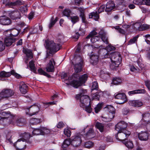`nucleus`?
Here are the masks:
<instances>
[{
    "instance_id": "4d7b16f0",
    "label": "nucleus",
    "mask_w": 150,
    "mask_h": 150,
    "mask_svg": "<svg viewBox=\"0 0 150 150\" xmlns=\"http://www.w3.org/2000/svg\"><path fill=\"white\" fill-rule=\"evenodd\" d=\"M126 146L129 149H132L133 146V144L131 141H129L125 143Z\"/></svg>"
},
{
    "instance_id": "393cba45",
    "label": "nucleus",
    "mask_w": 150,
    "mask_h": 150,
    "mask_svg": "<svg viewBox=\"0 0 150 150\" xmlns=\"http://www.w3.org/2000/svg\"><path fill=\"white\" fill-rule=\"evenodd\" d=\"M14 118V117L8 112H2L0 113V119L1 118Z\"/></svg>"
},
{
    "instance_id": "1a4fd4ad",
    "label": "nucleus",
    "mask_w": 150,
    "mask_h": 150,
    "mask_svg": "<svg viewBox=\"0 0 150 150\" xmlns=\"http://www.w3.org/2000/svg\"><path fill=\"white\" fill-rule=\"evenodd\" d=\"M14 92L10 89H4L0 93V97L4 98H7L12 96Z\"/></svg>"
},
{
    "instance_id": "6e6552de",
    "label": "nucleus",
    "mask_w": 150,
    "mask_h": 150,
    "mask_svg": "<svg viewBox=\"0 0 150 150\" xmlns=\"http://www.w3.org/2000/svg\"><path fill=\"white\" fill-rule=\"evenodd\" d=\"M26 142L24 140H23L21 138L19 139L14 144V145L18 150H22L26 148Z\"/></svg>"
},
{
    "instance_id": "864d4df0",
    "label": "nucleus",
    "mask_w": 150,
    "mask_h": 150,
    "mask_svg": "<svg viewBox=\"0 0 150 150\" xmlns=\"http://www.w3.org/2000/svg\"><path fill=\"white\" fill-rule=\"evenodd\" d=\"M141 24L140 23H136L134 25V27L136 30L140 31Z\"/></svg>"
},
{
    "instance_id": "a211bd4d",
    "label": "nucleus",
    "mask_w": 150,
    "mask_h": 150,
    "mask_svg": "<svg viewBox=\"0 0 150 150\" xmlns=\"http://www.w3.org/2000/svg\"><path fill=\"white\" fill-rule=\"evenodd\" d=\"M130 105L135 107H139L142 106L143 104V102L140 100H130L129 102Z\"/></svg>"
},
{
    "instance_id": "0eeeda50",
    "label": "nucleus",
    "mask_w": 150,
    "mask_h": 150,
    "mask_svg": "<svg viewBox=\"0 0 150 150\" xmlns=\"http://www.w3.org/2000/svg\"><path fill=\"white\" fill-rule=\"evenodd\" d=\"M79 105L83 108H85L86 106L90 104V100L89 96L87 95H83L81 97Z\"/></svg>"
},
{
    "instance_id": "a19ab883",
    "label": "nucleus",
    "mask_w": 150,
    "mask_h": 150,
    "mask_svg": "<svg viewBox=\"0 0 150 150\" xmlns=\"http://www.w3.org/2000/svg\"><path fill=\"white\" fill-rule=\"evenodd\" d=\"M94 143L91 141H88L85 143L84 146L85 148L90 149L93 147L94 146Z\"/></svg>"
},
{
    "instance_id": "4c0bfd02",
    "label": "nucleus",
    "mask_w": 150,
    "mask_h": 150,
    "mask_svg": "<svg viewBox=\"0 0 150 150\" xmlns=\"http://www.w3.org/2000/svg\"><path fill=\"white\" fill-rule=\"evenodd\" d=\"M86 90H84L83 89H81L79 90V93L77 94L76 96V99L78 100L81 98V97L83 95H84V94L86 93Z\"/></svg>"
},
{
    "instance_id": "bb28decb",
    "label": "nucleus",
    "mask_w": 150,
    "mask_h": 150,
    "mask_svg": "<svg viewBox=\"0 0 150 150\" xmlns=\"http://www.w3.org/2000/svg\"><path fill=\"white\" fill-rule=\"evenodd\" d=\"M23 52L26 54L28 58L32 59L33 57V54L31 50L23 48Z\"/></svg>"
},
{
    "instance_id": "de8ad7c7",
    "label": "nucleus",
    "mask_w": 150,
    "mask_h": 150,
    "mask_svg": "<svg viewBox=\"0 0 150 150\" xmlns=\"http://www.w3.org/2000/svg\"><path fill=\"white\" fill-rule=\"evenodd\" d=\"M72 22L73 24H75L79 21V17L78 16H74L71 17Z\"/></svg>"
},
{
    "instance_id": "603ef678",
    "label": "nucleus",
    "mask_w": 150,
    "mask_h": 150,
    "mask_svg": "<svg viewBox=\"0 0 150 150\" xmlns=\"http://www.w3.org/2000/svg\"><path fill=\"white\" fill-rule=\"evenodd\" d=\"M40 122V120L39 119H36L35 118L32 119L31 120L30 123L33 125H35L39 123Z\"/></svg>"
},
{
    "instance_id": "774afa93",
    "label": "nucleus",
    "mask_w": 150,
    "mask_h": 150,
    "mask_svg": "<svg viewBox=\"0 0 150 150\" xmlns=\"http://www.w3.org/2000/svg\"><path fill=\"white\" fill-rule=\"evenodd\" d=\"M145 38V41L148 44H150V35H146L144 36Z\"/></svg>"
},
{
    "instance_id": "79ce46f5",
    "label": "nucleus",
    "mask_w": 150,
    "mask_h": 150,
    "mask_svg": "<svg viewBox=\"0 0 150 150\" xmlns=\"http://www.w3.org/2000/svg\"><path fill=\"white\" fill-rule=\"evenodd\" d=\"M57 21V18L56 17L55 19L54 20L53 17H52L51 19L50 23L49 25V28L50 29L55 23Z\"/></svg>"
},
{
    "instance_id": "c9c22d12",
    "label": "nucleus",
    "mask_w": 150,
    "mask_h": 150,
    "mask_svg": "<svg viewBox=\"0 0 150 150\" xmlns=\"http://www.w3.org/2000/svg\"><path fill=\"white\" fill-rule=\"evenodd\" d=\"M42 130H41V127H40L38 128H36L34 129L32 133L34 135H42Z\"/></svg>"
},
{
    "instance_id": "5701e85b",
    "label": "nucleus",
    "mask_w": 150,
    "mask_h": 150,
    "mask_svg": "<svg viewBox=\"0 0 150 150\" xmlns=\"http://www.w3.org/2000/svg\"><path fill=\"white\" fill-rule=\"evenodd\" d=\"M148 134L146 132H142L138 134L139 139L142 141H146L148 139Z\"/></svg>"
},
{
    "instance_id": "338daca9",
    "label": "nucleus",
    "mask_w": 150,
    "mask_h": 150,
    "mask_svg": "<svg viewBox=\"0 0 150 150\" xmlns=\"http://www.w3.org/2000/svg\"><path fill=\"white\" fill-rule=\"evenodd\" d=\"M20 10V11L22 13L26 12L28 11L27 7L26 6L21 7Z\"/></svg>"
},
{
    "instance_id": "e433bc0d",
    "label": "nucleus",
    "mask_w": 150,
    "mask_h": 150,
    "mask_svg": "<svg viewBox=\"0 0 150 150\" xmlns=\"http://www.w3.org/2000/svg\"><path fill=\"white\" fill-rule=\"evenodd\" d=\"M139 37L138 35L132 38L128 42V45H131L137 42V39Z\"/></svg>"
},
{
    "instance_id": "052dcab7",
    "label": "nucleus",
    "mask_w": 150,
    "mask_h": 150,
    "mask_svg": "<svg viewBox=\"0 0 150 150\" xmlns=\"http://www.w3.org/2000/svg\"><path fill=\"white\" fill-rule=\"evenodd\" d=\"M107 109L109 112L115 113V109L112 106H108L107 107Z\"/></svg>"
},
{
    "instance_id": "72a5a7b5",
    "label": "nucleus",
    "mask_w": 150,
    "mask_h": 150,
    "mask_svg": "<svg viewBox=\"0 0 150 150\" xmlns=\"http://www.w3.org/2000/svg\"><path fill=\"white\" fill-rule=\"evenodd\" d=\"M20 13L18 11H16L14 12L11 16V18L12 19L16 20L17 19H19L20 18Z\"/></svg>"
},
{
    "instance_id": "20e7f679",
    "label": "nucleus",
    "mask_w": 150,
    "mask_h": 150,
    "mask_svg": "<svg viewBox=\"0 0 150 150\" xmlns=\"http://www.w3.org/2000/svg\"><path fill=\"white\" fill-rule=\"evenodd\" d=\"M131 134V132L127 130L118 132L115 135L116 139L119 140H125Z\"/></svg>"
},
{
    "instance_id": "473e14b6",
    "label": "nucleus",
    "mask_w": 150,
    "mask_h": 150,
    "mask_svg": "<svg viewBox=\"0 0 150 150\" xmlns=\"http://www.w3.org/2000/svg\"><path fill=\"white\" fill-rule=\"evenodd\" d=\"M99 15L96 12H92L89 14V18H93L95 20H97L99 18Z\"/></svg>"
},
{
    "instance_id": "f704fd0d",
    "label": "nucleus",
    "mask_w": 150,
    "mask_h": 150,
    "mask_svg": "<svg viewBox=\"0 0 150 150\" xmlns=\"http://www.w3.org/2000/svg\"><path fill=\"white\" fill-rule=\"evenodd\" d=\"M71 139H65L62 145L63 148H65L67 147L71 144Z\"/></svg>"
},
{
    "instance_id": "2f4dec72",
    "label": "nucleus",
    "mask_w": 150,
    "mask_h": 150,
    "mask_svg": "<svg viewBox=\"0 0 150 150\" xmlns=\"http://www.w3.org/2000/svg\"><path fill=\"white\" fill-rule=\"evenodd\" d=\"M34 62V61L33 60L29 62V66L31 70L35 73L37 69L35 67Z\"/></svg>"
},
{
    "instance_id": "f8f14e48",
    "label": "nucleus",
    "mask_w": 150,
    "mask_h": 150,
    "mask_svg": "<svg viewBox=\"0 0 150 150\" xmlns=\"http://www.w3.org/2000/svg\"><path fill=\"white\" fill-rule=\"evenodd\" d=\"M97 35V33L95 30H93L90 33V34L86 37V39H89L91 38V40L92 43L96 42L98 41L99 39V37L95 36Z\"/></svg>"
},
{
    "instance_id": "c756f323",
    "label": "nucleus",
    "mask_w": 150,
    "mask_h": 150,
    "mask_svg": "<svg viewBox=\"0 0 150 150\" xmlns=\"http://www.w3.org/2000/svg\"><path fill=\"white\" fill-rule=\"evenodd\" d=\"M95 126L101 132H103L104 131L105 127L104 124L97 122L96 123Z\"/></svg>"
},
{
    "instance_id": "f257e3e1",
    "label": "nucleus",
    "mask_w": 150,
    "mask_h": 150,
    "mask_svg": "<svg viewBox=\"0 0 150 150\" xmlns=\"http://www.w3.org/2000/svg\"><path fill=\"white\" fill-rule=\"evenodd\" d=\"M110 55V59L112 63L110 65V67L112 69H115L120 64L121 57L118 52H113Z\"/></svg>"
},
{
    "instance_id": "e2e57ef3",
    "label": "nucleus",
    "mask_w": 150,
    "mask_h": 150,
    "mask_svg": "<svg viewBox=\"0 0 150 150\" xmlns=\"http://www.w3.org/2000/svg\"><path fill=\"white\" fill-rule=\"evenodd\" d=\"M105 5H102L99 8L98 10V13H101L104 11V10H105Z\"/></svg>"
},
{
    "instance_id": "c85d7f7f",
    "label": "nucleus",
    "mask_w": 150,
    "mask_h": 150,
    "mask_svg": "<svg viewBox=\"0 0 150 150\" xmlns=\"http://www.w3.org/2000/svg\"><path fill=\"white\" fill-rule=\"evenodd\" d=\"M95 134L94 131L92 128H91L86 133V137L88 139H91L94 137Z\"/></svg>"
},
{
    "instance_id": "2eb2a0df",
    "label": "nucleus",
    "mask_w": 150,
    "mask_h": 150,
    "mask_svg": "<svg viewBox=\"0 0 150 150\" xmlns=\"http://www.w3.org/2000/svg\"><path fill=\"white\" fill-rule=\"evenodd\" d=\"M14 119L10 118H1L0 119V124L4 125H7L10 124H14Z\"/></svg>"
},
{
    "instance_id": "aec40b11",
    "label": "nucleus",
    "mask_w": 150,
    "mask_h": 150,
    "mask_svg": "<svg viewBox=\"0 0 150 150\" xmlns=\"http://www.w3.org/2000/svg\"><path fill=\"white\" fill-rule=\"evenodd\" d=\"M53 62L55 65V62L54 59H51L46 67V71L47 72H53L54 71V67Z\"/></svg>"
},
{
    "instance_id": "49530a36",
    "label": "nucleus",
    "mask_w": 150,
    "mask_h": 150,
    "mask_svg": "<svg viewBox=\"0 0 150 150\" xmlns=\"http://www.w3.org/2000/svg\"><path fill=\"white\" fill-rule=\"evenodd\" d=\"M150 28V25L146 24H143L141 25V28H140V31H143L149 29Z\"/></svg>"
},
{
    "instance_id": "7c9ffc66",
    "label": "nucleus",
    "mask_w": 150,
    "mask_h": 150,
    "mask_svg": "<svg viewBox=\"0 0 150 150\" xmlns=\"http://www.w3.org/2000/svg\"><path fill=\"white\" fill-rule=\"evenodd\" d=\"M142 120L144 121L146 123L150 122V114L146 113L142 115Z\"/></svg>"
},
{
    "instance_id": "69168bd1",
    "label": "nucleus",
    "mask_w": 150,
    "mask_h": 150,
    "mask_svg": "<svg viewBox=\"0 0 150 150\" xmlns=\"http://www.w3.org/2000/svg\"><path fill=\"white\" fill-rule=\"evenodd\" d=\"M11 74H12L15 76L17 78L19 79L21 77V76L19 74L15 72L14 71H11Z\"/></svg>"
},
{
    "instance_id": "f3484780",
    "label": "nucleus",
    "mask_w": 150,
    "mask_h": 150,
    "mask_svg": "<svg viewBox=\"0 0 150 150\" xmlns=\"http://www.w3.org/2000/svg\"><path fill=\"white\" fill-rule=\"evenodd\" d=\"M100 37L102 40L106 44H108V39L106 37V33L103 30L101 29L99 33Z\"/></svg>"
},
{
    "instance_id": "8fccbe9b",
    "label": "nucleus",
    "mask_w": 150,
    "mask_h": 150,
    "mask_svg": "<svg viewBox=\"0 0 150 150\" xmlns=\"http://www.w3.org/2000/svg\"><path fill=\"white\" fill-rule=\"evenodd\" d=\"M33 30L32 28H29L28 27L24 29V30L22 32V33H25L28 32V31H30V32L29 33L28 36V37H29L30 35L34 33H33V32L30 31V30Z\"/></svg>"
},
{
    "instance_id": "6e6d98bb",
    "label": "nucleus",
    "mask_w": 150,
    "mask_h": 150,
    "mask_svg": "<svg viewBox=\"0 0 150 150\" xmlns=\"http://www.w3.org/2000/svg\"><path fill=\"white\" fill-rule=\"evenodd\" d=\"M71 11L69 9H66L63 12V14L64 15L67 17H69L70 16V13Z\"/></svg>"
},
{
    "instance_id": "b1692460",
    "label": "nucleus",
    "mask_w": 150,
    "mask_h": 150,
    "mask_svg": "<svg viewBox=\"0 0 150 150\" xmlns=\"http://www.w3.org/2000/svg\"><path fill=\"white\" fill-rule=\"evenodd\" d=\"M99 56L98 55L92 54L90 56V62L93 65L97 64L98 62Z\"/></svg>"
},
{
    "instance_id": "0e129e2a",
    "label": "nucleus",
    "mask_w": 150,
    "mask_h": 150,
    "mask_svg": "<svg viewBox=\"0 0 150 150\" xmlns=\"http://www.w3.org/2000/svg\"><path fill=\"white\" fill-rule=\"evenodd\" d=\"M103 71H101L100 72V76L103 79H106V77L109 76V75L107 73H103Z\"/></svg>"
},
{
    "instance_id": "4468645a",
    "label": "nucleus",
    "mask_w": 150,
    "mask_h": 150,
    "mask_svg": "<svg viewBox=\"0 0 150 150\" xmlns=\"http://www.w3.org/2000/svg\"><path fill=\"white\" fill-rule=\"evenodd\" d=\"M116 99H119L121 101L119 103V104H122L126 102L127 101L126 96L124 93H119L115 96Z\"/></svg>"
},
{
    "instance_id": "bf43d9fd",
    "label": "nucleus",
    "mask_w": 150,
    "mask_h": 150,
    "mask_svg": "<svg viewBox=\"0 0 150 150\" xmlns=\"http://www.w3.org/2000/svg\"><path fill=\"white\" fill-rule=\"evenodd\" d=\"M102 107V105L101 104H98L94 108L96 113H98V112L100 110Z\"/></svg>"
},
{
    "instance_id": "9d476101",
    "label": "nucleus",
    "mask_w": 150,
    "mask_h": 150,
    "mask_svg": "<svg viewBox=\"0 0 150 150\" xmlns=\"http://www.w3.org/2000/svg\"><path fill=\"white\" fill-rule=\"evenodd\" d=\"M71 139V144L75 147L79 146L82 142L81 137L80 136L72 137Z\"/></svg>"
},
{
    "instance_id": "c03bdc74",
    "label": "nucleus",
    "mask_w": 150,
    "mask_h": 150,
    "mask_svg": "<svg viewBox=\"0 0 150 150\" xmlns=\"http://www.w3.org/2000/svg\"><path fill=\"white\" fill-rule=\"evenodd\" d=\"M11 75V73L9 72L2 71L0 73V77H8L10 76Z\"/></svg>"
},
{
    "instance_id": "5fc2aeb1",
    "label": "nucleus",
    "mask_w": 150,
    "mask_h": 150,
    "mask_svg": "<svg viewBox=\"0 0 150 150\" xmlns=\"http://www.w3.org/2000/svg\"><path fill=\"white\" fill-rule=\"evenodd\" d=\"M98 88V83L96 81H94L93 83L91 90H97Z\"/></svg>"
},
{
    "instance_id": "dca6fc26",
    "label": "nucleus",
    "mask_w": 150,
    "mask_h": 150,
    "mask_svg": "<svg viewBox=\"0 0 150 150\" xmlns=\"http://www.w3.org/2000/svg\"><path fill=\"white\" fill-rule=\"evenodd\" d=\"M20 137L23 140L25 141V142L28 144H31L32 142L29 140V138L30 137V134L28 133H21L20 134Z\"/></svg>"
},
{
    "instance_id": "58836bf2",
    "label": "nucleus",
    "mask_w": 150,
    "mask_h": 150,
    "mask_svg": "<svg viewBox=\"0 0 150 150\" xmlns=\"http://www.w3.org/2000/svg\"><path fill=\"white\" fill-rule=\"evenodd\" d=\"M121 79L119 77H115L113 79L112 83L114 85H118L122 82Z\"/></svg>"
},
{
    "instance_id": "13d9d810",
    "label": "nucleus",
    "mask_w": 150,
    "mask_h": 150,
    "mask_svg": "<svg viewBox=\"0 0 150 150\" xmlns=\"http://www.w3.org/2000/svg\"><path fill=\"white\" fill-rule=\"evenodd\" d=\"M64 134L67 137H69L71 135V132L68 129H65L64 130Z\"/></svg>"
},
{
    "instance_id": "39448f33",
    "label": "nucleus",
    "mask_w": 150,
    "mask_h": 150,
    "mask_svg": "<svg viewBox=\"0 0 150 150\" xmlns=\"http://www.w3.org/2000/svg\"><path fill=\"white\" fill-rule=\"evenodd\" d=\"M88 78V75L87 74H85L79 78V81H77L74 80L71 83V84L74 87L78 88L79 86H81L82 84L84 83L87 80Z\"/></svg>"
},
{
    "instance_id": "680f3d73",
    "label": "nucleus",
    "mask_w": 150,
    "mask_h": 150,
    "mask_svg": "<svg viewBox=\"0 0 150 150\" xmlns=\"http://www.w3.org/2000/svg\"><path fill=\"white\" fill-rule=\"evenodd\" d=\"M79 77V75L77 74H74L72 76L70 77V80H72L71 81H70V84L72 86L71 84V83L72 82V81H74V80L78 81L77 80H74V78H77Z\"/></svg>"
},
{
    "instance_id": "09e8293b",
    "label": "nucleus",
    "mask_w": 150,
    "mask_h": 150,
    "mask_svg": "<svg viewBox=\"0 0 150 150\" xmlns=\"http://www.w3.org/2000/svg\"><path fill=\"white\" fill-rule=\"evenodd\" d=\"M133 3L137 5L145 4L144 0H134Z\"/></svg>"
},
{
    "instance_id": "6ab92c4d",
    "label": "nucleus",
    "mask_w": 150,
    "mask_h": 150,
    "mask_svg": "<svg viewBox=\"0 0 150 150\" xmlns=\"http://www.w3.org/2000/svg\"><path fill=\"white\" fill-rule=\"evenodd\" d=\"M11 19L5 16L0 17V24L3 25H8L11 24Z\"/></svg>"
},
{
    "instance_id": "3c124183",
    "label": "nucleus",
    "mask_w": 150,
    "mask_h": 150,
    "mask_svg": "<svg viewBox=\"0 0 150 150\" xmlns=\"http://www.w3.org/2000/svg\"><path fill=\"white\" fill-rule=\"evenodd\" d=\"M144 91V90L143 89L135 90L134 91H129L128 92V93L129 94L131 95L138 93H141Z\"/></svg>"
},
{
    "instance_id": "7ed1b4c3",
    "label": "nucleus",
    "mask_w": 150,
    "mask_h": 150,
    "mask_svg": "<svg viewBox=\"0 0 150 150\" xmlns=\"http://www.w3.org/2000/svg\"><path fill=\"white\" fill-rule=\"evenodd\" d=\"M40 105L38 103H35L26 109V113L30 116L37 114L40 110Z\"/></svg>"
},
{
    "instance_id": "412c9836",
    "label": "nucleus",
    "mask_w": 150,
    "mask_h": 150,
    "mask_svg": "<svg viewBox=\"0 0 150 150\" xmlns=\"http://www.w3.org/2000/svg\"><path fill=\"white\" fill-rule=\"evenodd\" d=\"M28 86L24 82H21L20 84L19 89L21 93L25 94L27 92Z\"/></svg>"
},
{
    "instance_id": "37998d69",
    "label": "nucleus",
    "mask_w": 150,
    "mask_h": 150,
    "mask_svg": "<svg viewBox=\"0 0 150 150\" xmlns=\"http://www.w3.org/2000/svg\"><path fill=\"white\" fill-rule=\"evenodd\" d=\"M13 133L11 132H9L6 135V142H7L11 143L12 142L11 138L13 135Z\"/></svg>"
},
{
    "instance_id": "9b49d317",
    "label": "nucleus",
    "mask_w": 150,
    "mask_h": 150,
    "mask_svg": "<svg viewBox=\"0 0 150 150\" xmlns=\"http://www.w3.org/2000/svg\"><path fill=\"white\" fill-rule=\"evenodd\" d=\"M127 126V124L124 121H121L116 125L115 129L118 132L122 131L124 130H126L125 129Z\"/></svg>"
},
{
    "instance_id": "423d86ee",
    "label": "nucleus",
    "mask_w": 150,
    "mask_h": 150,
    "mask_svg": "<svg viewBox=\"0 0 150 150\" xmlns=\"http://www.w3.org/2000/svg\"><path fill=\"white\" fill-rule=\"evenodd\" d=\"M75 59L76 63L74 65V69L75 72L78 73L80 72L81 69V64L83 63V60L82 57L81 56H76Z\"/></svg>"
},
{
    "instance_id": "cd10ccee",
    "label": "nucleus",
    "mask_w": 150,
    "mask_h": 150,
    "mask_svg": "<svg viewBox=\"0 0 150 150\" xmlns=\"http://www.w3.org/2000/svg\"><path fill=\"white\" fill-rule=\"evenodd\" d=\"M103 92L98 91V92L93 94L92 95V99L96 100H98L100 97L101 96H102L103 95Z\"/></svg>"
},
{
    "instance_id": "f03ea898",
    "label": "nucleus",
    "mask_w": 150,
    "mask_h": 150,
    "mask_svg": "<svg viewBox=\"0 0 150 150\" xmlns=\"http://www.w3.org/2000/svg\"><path fill=\"white\" fill-rule=\"evenodd\" d=\"M46 48L50 50V53L55 52L59 50L61 45L59 44H55L53 41H47L45 42Z\"/></svg>"
},
{
    "instance_id": "a878e982",
    "label": "nucleus",
    "mask_w": 150,
    "mask_h": 150,
    "mask_svg": "<svg viewBox=\"0 0 150 150\" xmlns=\"http://www.w3.org/2000/svg\"><path fill=\"white\" fill-rule=\"evenodd\" d=\"M15 41V39L9 37L5 38L4 39V43L7 46H10Z\"/></svg>"
},
{
    "instance_id": "ddd939ff",
    "label": "nucleus",
    "mask_w": 150,
    "mask_h": 150,
    "mask_svg": "<svg viewBox=\"0 0 150 150\" xmlns=\"http://www.w3.org/2000/svg\"><path fill=\"white\" fill-rule=\"evenodd\" d=\"M105 6V11L106 12H109L113 11L115 7L114 2L112 1L107 2Z\"/></svg>"
},
{
    "instance_id": "a18cd8bd",
    "label": "nucleus",
    "mask_w": 150,
    "mask_h": 150,
    "mask_svg": "<svg viewBox=\"0 0 150 150\" xmlns=\"http://www.w3.org/2000/svg\"><path fill=\"white\" fill-rule=\"evenodd\" d=\"M19 33L20 31L19 30L14 29L12 30L10 35L11 36L16 37L19 34Z\"/></svg>"
},
{
    "instance_id": "ea45409f",
    "label": "nucleus",
    "mask_w": 150,
    "mask_h": 150,
    "mask_svg": "<svg viewBox=\"0 0 150 150\" xmlns=\"http://www.w3.org/2000/svg\"><path fill=\"white\" fill-rule=\"evenodd\" d=\"M41 127V130H42V135L48 134L50 133L51 131L47 127Z\"/></svg>"
},
{
    "instance_id": "4be33fe9",
    "label": "nucleus",
    "mask_w": 150,
    "mask_h": 150,
    "mask_svg": "<svg viewBox=\"0 0 150 150\" xmlns=\"http://www.w3.org/2000/svg\"><path fill=\"white\" fill-rule=\"evenodd\" d=\"M115 113L114 112H109L105 117H102V120L105 122L110 121L114 117Z\"/></svg>"
}]
</instances>
